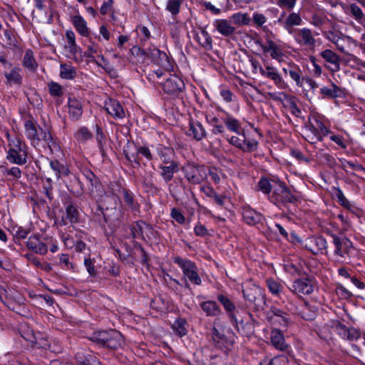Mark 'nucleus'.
<instances>
[{
  "label": "nucleus",
  "instance_id": "nucleus-1",
  "mask_svg": "<svg viewBox=\"0 0 365 365\" xmlns=\"http://www.w3.org/2000/svg\"><path fill=\"white\" fill-rule=\"evenodd\" d=\"M90 339L95 343L113 349L121 347L124 344L123 335L113 329L94 332Z\"/></svg>",
  "mask_w": 365,
  "mask_h": 365
},
{
  "label": "nucleus",
  "instance_id": "nucleus-2",
  "mask_svg": "<svg viewBox=\"0 0 365 365\" xmlns=\"http://www.w3.org/2000/svg\"><path fill=\"white\" fill-rule=\"evenodd\" d=\"M6 158L14 164L24 165L27 160L26 144L19 138L9 140Z\"/></svg>",
  "mask_w": 365,
  "mask_h": 365
},
{
  "label": "nucleus",
  "instance_id": "nucleus-3",
  "mask_svg": "<svg viewBox=\"0 0 365 365\" xmlns=\"http://www.w3.org/2000/svg\"><path fill=\"white\" fill-rule=\"evenodd\" d=\"M334 246V255L336 261L339 263L347 262L350 259V252L353 249L352 242L346 237H339L331 235Z\"/></svg>",
  "mask_w": 365,
  "mask_h": 365
},
{
  "label": "nucleus",
  "instance_id": "nucleus-4",
  "mask_svg": "<svg viewBox=\"0 0 365 365\" xmlns=\"http://www.w3.org/2000/svg\"><path fill=\"white\" fill-rule=\"evenodd\" d=\"M243 295L245 299L254 304L257 309H263L266 304L265 297L260 287L251 282L246 284Z\"/></svg>",
  "mask_w": 365,
  "mask_h": 365
},
{
  "label": "nucleus",
  "instance_id": "nucleus-5",
  "mask_svg": "<svg viewBox=\"0 0 365 365\" xmlns=\"http://www.w3.org/2000/svg\"><path fill=\"white\" fill-rule=\"evenodd\" d=\"M175 262L181 268L184 277L190 282L196 285L201 284L202 280L198 274V269L194 262L180 257H176Z\"/></svg>",
  "mask_w": 365,
  "mask_h": 365
},
{
  "label": "nucleus",
  "instance_id": "nucleus-6",
  "mask_svg": "<svg viewBox=\"0 0 365 365\" xmlns=\"http://www.w3.org/2000/svg\"><path fill=\"white\" fill-rule=\"evenodd\" d=\"M164 83H162V87L164 92L173 98H179L185 90V83L183 81L175 75L168 73Z\"/></svg>",
  "mask_w": 365,
  "mask_h": 365
},
{
  "label": "nucleus",
  "instance_id": "nucleus-7",
  "mask_svg": "<svg viewBox=\"0 0 365 365\" xmlns=\"http://www.w3.org/2000/svg\"><path fill=\"white\" fill-rule=\"evenodd\" d=\"M183 172L187 180L193 185L201 183L207 178V172L204 166L187 164L183 168Z\"/></svg>",
  "mask_w": 365,
  "mask_h": 365
},
{
  "label": "nucleus",
  "instance_id": "nucleus-8",
  "mask_svg": "<svg viewBox=\"0 0 365 365\" xmlns=\"http://www.w3.org/2000/svg\"><path fill=\"white\" fill-rule=\"evenodd\" d=\"M269 199L272 202L276 205L279 203L284 205L292 203L296 200L295 197L291 193L289 188L281 181L279 185L276 187L272 194L269 195Z\"/></svg>",
  "mask_w": 365,
  "mask_h": 365
},
{
  "label": "nucleus",
  "instance_id": "nucleus-9",
  "mask_svg": "<svg viewBox=\"0 0 365 365\" xmlns=\"http://www.w3.org/2000/svg\"><path fill=\"white\" fill-rule=\"evenodd\" d=\"M294 38L296 42L309 48H314L316 46V39L311 29L308 28L297 29L294 31Z\"/></svg>",
  "mask_w": 365,
  "mask_h": 365
},
{
  "label": "nucleus",
  "instance_id": "nucleus-10",
  "mask_svg": "<svg viewBox=\"0 0 365 365\" xmlns=\"http://www.w3.org/2000/svg\"><path fill=\"white\" fill-rule=\"evenodd\" d=\"M303 246L314 255L327 253V242L323 237H308L304 240Z\"/></svg>",
  "mask_w": 365,
  "mask_h": 365
},
{
  "label": "nucleus",
  "instance_id": "nucleus-11",
  "mask_svg": "<svg viewBox=\"0 0 365 365\" xmlns=\"http://www.w3.org/2000/svg\"><path fill=\"white\" fill-rule=\"evenodd\" d=\"M267 318L271 323L282 327H287L291 323L289 314L276 307H272L267 312Z\"/></svg>",
  "mask_w": 365,
  "mask_h": 365
},
{
  "label": "nucleus",
  "instance_id": "nucleus-12",
  "mask_svg": "<svg viewBox=\"0 0 365 365\" xmlns=\"http://www.w3.org/2000/svg\"><path fill=\"white\" fill-rule=\"evenodd\" d=\"M289 290L297 294H309L313 292L314 287L308 279H298L289 287Z\"/></svg>",
  "mask_w": 365,
  "mask_h": 365
},
{
  "label": "nucleus",
  "instance_id": "nucleus-13",
  "mask_svg": "<svg viewBox=\"0 0 365 365\" xmlns=\"http://www.w3.org/2000/svg\"><path fill=\"white\" fill-rule=\"evenodd\" d=\"M260 73L274 81V84L279 88L283 89L287 87V84L282 77L278 73L276 68L272 66H266L264 68L262 66L259 67Z\"/></svg>",
  "mask_w": 365,
  "mask_h": 365
},
{
  "label": "nucleus",
  "instance_id": "nucleus-14",
  "mask_svg": "<svg viewBox=\"0 0 365 365\" xmlns=\"http://www.w3.org/2000/svg\"><path fill=\"white\" fill-rule=\"evenodd\" d=\"M104 108L106 112L115 119H122L125 115L122 106L115 99H106L104 103Z\"/></svg>",
  "mask_w": 365,
  "mask_h": 365
},
{
  "label": "nucleus",
  "instance_id": "nucleus-15",
  "mask_svg": "<svg viewBox=\"0 0 365 365\" xmlns=\"http://www.w3.org/2000/svg\"><path fill=\"white\" fill-rule=\"evenodd\" d=\"M258 43L260 45L264 53H269L272 59L281 61V58L283 56V53L280 46L277 45L269 38L266 39V43L264 44L260 42Z\"/></svg>",
  "mask_w": 365,
  "mask_h": 365
},
{
  "label": "nucleus",
  "instance_id": "nucleus-16",
  "mask_svg": "<svg viewBox=\"0 0 365 365\" xmlns=\"http://www.w3.org/2000/svg\"><path fill=\"white\" fill-rule=\"evenodd\" d=\"M130 145L128 144L124 148V150H123L125 158L130 162H135L137 164H139V161L138 160V154L142 155L148 160H151L153 159V155L151 154V152L148 147H145V146L137 147L136 148L137 154L131 153L130 151Z\"/></svg>",
  "mask_w": 365,
  "mask_h": 365
},
{
  "label": "nucleus",
  "instance_id": "nucleus-17",
  "mask_svg": "<svg viewBox=\"0 0 365 365\" xmlns=\"http://www.w3.org/2000/svg\"><path fill=\"white\" fill-rule=\"evenodd\" d=\"M28 249L32 250L36 254L44 255L47 253L48 247L37 235L29 237L26 242Z\"/></svg>",
  "mask_w": 365,
  "mask_h": 365
},
{
  "label": "nucleus",
  "instance_id": "nucleus-18",
  "mask_svg": "<svg viewBox=\"0 0 365 365\" xmlns=\"http://www.w3.org/2000/svg\"><path fill=\"white\" fill-rule=\"evenodd\" d=\"M69 117L73 120L81 118L83 113V105L76 97H69L68 101Z\"/></svg>",
  "mask_w": 365,
  "mask_h": 365
},
{
  "label": "nucleus",
  "instance_id": "nucleus-19",
  "mask_svg": "<svg viewBox=\"0 0 365 365\" xmlns=\"http://www.w3.org/2000/svg\"><path fill=\"white\" fill-rule=\"evenodd\" d=\"M213 26L224 36H230L235 32V28L227 19H217Z\"/></svg>",
  "mask_w": 365,
  "mask_h": 365
},
{
  "label": "nucleus",
  "instance_id": "nucleus-20",
  "mask_svg": "<svg viewBox=\"0 0 365 365\" xmlns=\"http://www.w3.org/2000/svg\"><path fill=\"white\" fill-rule=\"evenodd\" d=\"M195 39L198 43L207 51L212 48V40L210 34L204 28H200V31L195 33Z\"/></svg>",
  "mask_w": 365,
  "mask_h": 365
},
{
  "label": "nucleus",
  "instance_id": "nucleus-21",
  "mask_svg": "<svg viewBox=\"0 0 365 365\" xmlns=\"http://www.w3.org/2000/svg\"><path fill=\"white\" fill-rule=\"evenodd\" d=\"M25 133L31 144L36 145L40 141L37 126L32 120H26L24 124Z\"/></svg>",
  "mask_w": 365,
  "mask_h": 365
},
{
  "label": "nucleus",
  "instance_id": "nucleus-22",
  "mask_svg": "<svg viewBox=\"0 0 365 365\" xmlns=\"http://www.w3.org/2000/svg\"><path fill=\"white\" fill-rule=\"evenodd\" d=\"M271 343L273 346L280 351H284L287 348L282 332L277 329H274L271 331Z\"/></svg>",
  "mask_w": 365,
  "mask_h": 365
},
{
  "label": "nucleus",
  "instance_id": "nucleus-23",
  "mask_svg": "<svg viewBox=\"0 0 365 365\" xmlns=\"http://www.w3.org/2000/svg\"><path fill=\"white\" fill-rule=\"evenodd\" d=\"M161 170L160 175L163 179L166 182L170 181L174 175V173L178 171V163L173 162L159 166Z\"/></svg>",
  "mask_w": 365,
  "mask_h": 365
},
{
  "label": "nucleus",
  "instance_id": "nucleus-24",
  "mask_svg": "<svg viewBox=\"0 0 365 365\" xmlns=\"http://www.w3.org/2000/svg\"><path fill=\"white\" fill-rule=\"evenodd\" d=\"M205 130L201 123L197 121L190 122V128L187 131V135L192 137L196 140H200L205 138Z\"/></svg>",
  "mask_w": 365,
  "mask_h": 365
},
{
  "label": "nucleus",
  "instance_id": "nucleus-25",
  "mask_svg": "<svg viewBox=\"0 0 365 365\" xmlns=\"http://www.w3.org/2000/svg\"><path fill=\"white\" fill-rule=\"evenodd\" d=\"M242 217L245 222L250 225L260 222L262 219V216L259 212L249 207L243 208Z\"/></svg>",
  "mask_w": 365,
  "mask_h": 365
},
{
  "label": "nucleus",
  "instance_id": "nucleus-26",
  "mask_svg": "<svg viewBox=\"0 0 365 365\" xmlns=\"http://www.w3.org/2000/svg\"><path fill=\"white\" fill-rule=\"evenodd\" d=\"M279 182L280 181L279 180H269L266 178H262L258 182V188L263 193L269 195V196L271 195V191L272 190L273 192Z\"/></svg>",
  "mask_w": 365,
  "mask_h": 365
},
{
  "label": "nucleus",
  "instance_id": "nucleus-27",
  "mask_svg": "<svg viewBox=\"0 0 365 365\" xmlns=\"http://www.w3.org/2000/svg\"><path fill=\"white\" fill-rule=\"evenodd\" d=\"M339 334L344 339L354 341L359 339V331L353 327H346L344 324H339L336 327Z\"/></svg>",
  "mask_w": 365,
  "mask_h": 365
},
{
  "label": "nucleus",
  "instance_id": "nucleus-28",
  "mask_svg": "<svg viewBox=\"0 0 365 365\" xmlns=\"http://www.w3.org/2000/svg\"><path fill=\"white\" fill-rule=\"evenodd\" d=\"M323 59L334 66V71H338L340 70V57L336 53L330 49H325L320 53Z\"/></svg>",
  "mask_w": 365,
  "mask_h": 365
},
{
  "label": "nucleus",
  "instance_id": "nucleus-29",
  "mask_svg": "<svg viewBox=\"0 0 365 365\" xmlns=\"http://www.w3.org/2000/svg\"><path fill=\"white\" fill-rule=\"evenodd\" d=\"M290 78L295 82L298 87L303 88L304 86V78L302 76V71L297 66H290L288 71Z\"/></svg>",
  "mask_w": 365,
  "mask_h": 365
},
{
  "label": "nucleus",
  "instance_id": "nucleus-30",
  "mask_svg": "<svg viewBox=\"0 0 365 365\" xmlns=\"http://www.w3.org/2000/svg\"><path fill=\"white\" fill-rule=\"evenodd\" d=\"M212 335L214 342L220 349H222L230 344V341L227 339L222 329L214 327Z\"/></svg>",
  "mask_w": 365,
  "mask_h": 365
},
{
  "label": "nucleus",
  "instance_id": "nucleus-31",
  "mask_svg": "<svg viewBox=\"0 0 365 365\" xmlns=\"http://www.w3.org/2000/svg\"><path fill=\"white\" fill-rule=\"evenodd\" d=\"M72 24L76 31L83 36H88L89 34L86 21L81 16L76 15L72 17Z\"/></svg>",
  "mask_w": 365,
  "mask_h": 365
},
{
  "label": "nucleus",
  "instance_id": "nucleus-32",
  "mask_svg": "<svg viewBox=\"0 0 365 365\" xmlns=\"http://www.w3.org/2000/svg\"><path fill=\"white\" fill-rule=\"evenodd\" d=\"M200 307L207 316H217L221 312L220 307L214 301L203 302L200 304Z\"/></svg>",
  "mask_w": 365,
  "mask_h": 365
},
{
  "label": "nucleus",
  "instance_id": "nucleus-33",
  "mask_svg": "<svg viewBox=\"0 0 365 365\" xmlns=\"http://www.w3.org/2000/svg\"><path fill=\"white\" fill-rule=\"evenodd\" d=\"M302 19L300 15L297 13L292 12L288 15L284 21V28L289 31V34H292L294 30L292 27L294 26H299L302 24Z\"/></svg>",
  "mask_w": 365,
  "mask_h": 365
},
{
  "label": "nucleus",
  "instance_id": "nucleus-34",
  "mask_svg": "<svg viewBox=\"0 0 365 365\" xmlns=\"http://www.w3.org/2000/svg\"><path fill=\"white\" fill-rule=\"evenodd\" d=\"M4 76L9 84L20 85L21 83V69L18 67H13L9 72H4Z\"/></svg>",
  "mask_w": 365,
  "mask_h": 365
},
{
  "label": "nucleus",
  "instance_id": "nucleus-35",
  "mask_svg": "<svg viewBox=\"0 0 365 365\" xmlns=\"http://www.w3.org/2000/svg\"><path fill=\"white\" fill-rule=\"evenodd\" d=\"M74 138L79 144H84L92 139L93 134L88 128L83 126L76 131Z\"/></svg>",
  "mask_w": 365,
  "mask_h": 365
},
{
  "label": "nucleus",
  "instance_id": "nucleus-36",
  "mask_svg": "<svg viewBox=\"0 0 365 365\" xmlns=\"http://www.w3.org/2000/svg\"><path fill=\"white\" fill-rule=\"evenodd\" d=\"M158 154L160 157V160L164 164L175 162L173 159L174 156V152L173 149L170 148L160 145L158 148Z\"/></svg>",
  "mask_w": 365,
  "mask_h": 365
},
{
  "label": "nucleus",
  "instance_id": "nucleus-37",
  "mask_svg": "<svg viewBox=\"0 0 365 365\" xmlns=\"http://www.w3.org/2000/svg\"><path fill=\"white\" fill-rule=\"evenodd\" d=\"M49 165L56 179H59L61 176L68 175L69 174L68 168L57 160H51Z\"/></svg>",
  "mask_w": 365,
  "mask_h": 365
},
{
  "label": "nucleus",
  "instance_id": "nucleus-38",
  "mask_svg": "<svg viewBox=\"0 0 365 365\" xmlns=\"http://www.w3.org/2000/svg\"><path fill=\"white\" fill-rule=\"evenodd\" d=\"M146 54L150 56L156 64L161 66H163V61H166L168 58L165 52L160 51L156 48L148 49L146 51Z\"/></svg>",
  "mask_w": 365,
  "mask_h": 365
},
{
  "label": "nucleus",
  "instance_id": "nucleus-39",
  "mask_svg": "<svg viewBox=\"0 0 365 365\" xmlns=\"http://www.w3.org/2000/svg\"><path fill=\"white\" fill-rule=\"evenodd\" d=\"M223 122L227 128L232 132L239 134L241 128V123L238 120L230 114H226Z\"/></svg>",
  "mask_w": 365,
  "mask_h": 365
},
{
  "label": "nucleus",
  "instance_id": "nucleus-40",
  "mask_svg": "<svg viewBox=\"0 0 365 365\" xmlns=\"http://www.w3.org/2000/svg\"><path fill=\"white\" fill-rule=\"evenodd\" d=\"M59 75L63 79L71 80L76 76V70L71 65L61 63Z\"/></svg>",
  "mask_w": 365,
  "mask_h": 365
},
{
  "label": "nucleus",
  "instance_id": "nucleus-41",
  "mask_svg": "<svg viewBox=\"0 0 365 365\" xmlns=\"http://www.w3.org/2000/svg\"><path fill=\"white\" fill-rule=\"evenodd\" d=\"M201 190L206 195V196L212 199L216 204L220 206L224 205L225 198L223 196L218 195L211 187L203 186L202 187Z\"/></svg>",
  "mask_w": 365,
  "mask_h": 365
},
{
  "label": "nucleus",
  "instance_id": "nucleus-42",
  "mask_svg": "<svg viewBox=\"0 0 365 365\" xmlns=\"http://www.w3.org/2000/svg\"><path fill=\"white\" fill-rule=\"evenodd\" d=\"M316 127L311 125L310 130L314 133L319 140H322L323 137L327 135L330 131L321 121L316 120Z\"/></svg>",
  "mask_w": 365,
  "mask_h": 365
},
{
  "label": "nucleus",
  "instance_id": "nucleus-43",
  "mask_svg": "<svg viewBox=\"0 0 365 365\" xmlns=\"http://www.w3.org/2000/svg\"><path fill=\"white\" fill-rule=\"evenodd\" d=\"M148 230H150L151 227L144 222H137L135 225L131 228V232L133 237L140 238L143 237L144 232Z\"/></svg>",
  "mask_w": 365,
  "mask_h": 365
},
{
  "label": "nucleus",
  "instance_id": "nucleus-44",
  "mask_svg": "<svg viewBox=\"0 0 365 365\" xmlns=\"http://www.w3.org/2000/svg\"><path fill=\"white\" fill-rule=\"evenodd\" d=\"M23 65L31 71L36 69L38 64L34 58V53L31 50L29 49L26 51L23 60Z\"/></svg>",
  "mask_w": 365,
  "mask_h": 365
},
{
  "label": "nucleus",
  "instance_id": "nucleus-45",
  "mask_svg": "<svg viewBox=\"0 0 365 365\" xmlns=\"http://www.w3.org/2000/svg\"><path fill=\"white\" fill-rule=\"evenodd\" d=\"M339 87L334 84H333L331 88L322 87L320 89V93L323 96L330 98H336L339 96Z\"/></svg>",
  "mask_w": 365,
  "mask_h": 365
},
{
  "label": "nucleus",
  "instance_id": "nucleus-46",
  "mask_svg": "<svg viewBox=\"0 0 365 365\" xmlns=\"http://www.w3.org/2000/svg\"><path fill=\"white\" fill-rule=\"evenodd\" d=\"M242 136L244 137V142L242 150L247 153L255 151L257 149L258 145L257 140L255 139H247L245 135H242Z\"/></svg>",
  "mask_w": 365,
  "mask_h": 365
},
{
  "label": "nucleus",
  "instance_id": "nucleus-47",
  "mask_svg": "<svg viewBox=\"0 0 365 365\" xmlns=\"http://www.w3.org/2000/svg\"><path fill=\"white\" fill-rule=\"evenodd\" d=\"M88 53L86 54V56L88 58H92L94 54H98V57L101 58V60L103 62V63H106V60L105 59V58L103 57V56H102L100 53H101V50H100V48L98 46V45H97L96 43L94 42H91L89 43V45L88 46Z\"/></svg>",
  "mask_w": 365,
  "mask_h": 365
},
{
  "label": "nucleus",
  "instance_id": "nucleus-48",
  "mask_svg": "<svg viewBox=\"0 0 365 365\" xmlns=\"http://www.w3.org/2000/svg\"><path fill=\"white\" fill-rule=\"evenodd\" d=\"M49 93L53 97L61 96L63 93V87L58 83L51 81L48 83Z\"/></svg>",
  "mask_w": 365,
  "mask_h": 365
},
{
  "label": "nucleus",
  "instance_id": "nucleus-49",
  "mask_svg": "<svg viewBox=\"0 0 365 365\" xmlns=\"http://www.w3.org/2000/svg\"><path fill=\"white\" fill-rule=\"evenodd\" d=\"M232 19L237 25H247L250 22V19L247 14L236 13L232 16Z\"/></svg>",
  "mask_w": 365,
  "mask_h": 365
},
{
  "label": "nucleus",
  "instance_id": "nucleus-50",
  "mask_svg": "<svg viewBox=\"0 0 365 365\" xmlns=\"http://www.w3.org/2000/svg\"><path fill=\"white\" fill-rule=\"evenodd\" d=\"M183 0H168L166 9L173 15H176L180 11V7Z\"/></svg>",
  "mask_w": 365,
  "mask_h": 365
},
{
  "label": "nucleus",
  "instance_id": "nucleus-51",
  "mask_svg": "<svg viewBox=\"0 0 365 365\" xmlns=\"http://www.w3.org/2000/svg\"><path fill=\"white\" fill-rule=\"evenodd\" d=\"M66 215L71 223H75L78 220L79 212L76 207L70 205L66 207Z\"/></svg>",
  "mask_w": 365,
  "mask_h": 365
},
{
  "label": "nucleus",
  "instance_id": "nucleus-52",
  "mask_svg": "<svg viewBox=\"0 0 365 365\" xmlns=\"http://www.w3.org/2000/svg\"><path fill=\"white\" fill-rule=\"evenodd\" d=\"M259 365H288V359L286 356H280L269 361L264 360Z\"/></svg>",
  "mask_w": 365,
  "mask_h": 365
},
{
  "label": "nucleus",
  "instance_id": "nucleus-53",
  "mask_svg": "<svg viewBox=\"0 0 365 365\" xmlns=\"http://www.w3.org/2000/svg\"><path fill=\"white\" fill-rule=\"evenodd\" d=\"M217 299L222 304L225 309L229 312H232L235 309L234 303L226 296L218 295Z\"/></svg>",
  "mask_w": 365,
  "mask_h": 365
},
{
  "label": "nucleus",
  "instance_id": "nucleus-54",
  "mask_svg": "<svg viewBox=\"0 0 365 365\" xmlns=\"http://www.w3.org/2000/svg\"><path fill=\"white\" fill-rule=\"evenodd\" d=\"M267 286L269 292L272 294L277 295V296L279 294V293L281 292L282 286L277 282H276L273 279H269L267 280Z\"/></svg>",
  "mask_w": 365,
  "mask_h": 365
},
{
  "label": "nucleus",
  "instance_id": "nucleus-55",
  "mask_svg": "<svg viewBox=\"0 0 365 365\" xmlns=\"http://www.w3.org/2000/svg\"><path fill=\"white\" fill-rule=\"evenodd\" d=\"M66 36L68 41V47L70 51L73 53L76 52L77 45L75 40V34L73 31L68 30L66 32Z\"/></svg>",
  "mask_w": 365,
  "mask_h": 365
},
{
  "label": "nucleus",
  "instance_id": "nucleus-56",
  "mask_svg": "<svg viewBox=\"0 0 365 365\" xmlns=\"http://www.w3.org/2000/svg\"><path fill=\"white\" fill-rule=\"evenodd\" d=\"M4 175H7L12 176L14 178L19 179L21 176V170L17 167H13L10 169L6 168L4 167H0Z\"/></svg>",
  "mask_w": 365,
  "mask_h": 365
},
{
  "label": "nucleus",
  "instance_id": "nucleus-57",
  "mask_svg": "<svg viewBox=\"0 0 365 365\" xmlns=\"http://www.w3.org/2000/svg\"><path fill=\"white\" fill-rule=\"evenodd\" d=\"M336 196L338 200V202L340 203L341 205L349 210L351 208V205L350 202L346 198L341 189L336 188Z\"/></svg>",
  "mask_w": 365,
  "mask_h": 365
},
{
  "label": "nucleus",
  "instance_id": "nucleus-58",
  "mask_svg": "<svg viewBox=\"0 0 365 365\" xmlns=\"http://www.w3.org/2000/svg\"><path fill=\"white\" fill-rule=\"evenodd\" d=\"M171 217L178 223L183 225L185 222V217L182 212L175 207L173 208L170 212Z\"/></svg>",
  "mask_w": 365,
  "mask_h": 365
},
{
  "label": "nucleus",
  "instance_id": "nucleus-59",
  "mask_svg": "<svg viewBox=\"0 0 365 365\" xmlns=\"http://www.w3.org/2000/svg\"><path fill=\"white\" fill-rule=\"evenodd\" d=\"M327 22V17L318 14H313L311 18L310 24L315 27H321Z\"/></svg>",
  "mask_w": 365,
  "mask_h": 365
},
{
  "label": "nucleus",
  "instance_id": "nucleus-60",
  "mask_svg": "<svg viewBox=\"0 0 365 365\" xmlns=\"http://www.w3.org/2000/svg\"><path fill=\"white\" fill-rule=\"evenodd\" d=\"M123 197L125 203L130 207V208L133 210H138V205L134 202V200L132 194L127 190L123 191Z\"/></svg>",
  "mask_w": 365,
  "mask_h": 365
},
{
  "label": "nucleus",
  "instance_id": "nucleus-61",
  "mask_svg": "<svg viewBox=\"0 0 365 365\" xmlns=\"http://www.w3.org/2000/svg\"><path fill=\"white\" fill-rule=\"evenodd\" d=\"M268 96L270 98L276 101L282 102L285 100L289 101L290 96L284 92H269Z\"/></svg>",
  "mask_w": 365,
  "mask_h": 365
},
{
  "label": "nucleus",
  "instance_id": "nucleus-62",
  "mask_svg": "<svg viewBox=\"0 0 365 365\" xmlns=\"http://www.w3.org/2000/svg\"><path fill=\"white\" fill-rule=\"evenodd\" d=\"M173 327L180 336H183L187 334V329L185 327V322L182 319L176 321Z\"/></svg>",
  "mask_w": 365,
  "mask_h": 365
},
{
  "label": "nucleus",
  "instance_id": "nucleus-63",
  "mask_svg": "<svg viewBox=\"0 0 365 365\" xmlns=\"http://www.w3.org/2000/svg\"><path fill=\"white\" fill-rule=\"evenodd\" d=\"M95 260L91 258H85L84 266L86 267L87 272L92 277L96 276V271L94 266Z\"/></svg>",
  "mask_w": 365,
  "mask_h": 365
},
{
  "label": "nucleus",
  "instance_id": "nucleus-64",
  "mask_svg": "<svg viewBox=\"0 0 365 365\" xmlns=\"http://www.w3.org/2000/svg\"><path fill=\"white\" fill-rule=\"evenodd\" d=\"M297 0H277V4L282 9L292 10L296 5Z\"/></svg>",
  "mask_w": 365,
  "mask_h": 365
}]
</instances>
